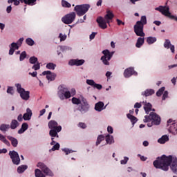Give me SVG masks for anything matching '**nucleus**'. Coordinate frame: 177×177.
<instances>
[{"mask_svg": "<svg viewBox=\"0 0 177 177\" xmlns=\"http://www.w3.org/2000/svg\"><path fill=\"white\" fill-rule=\"evenodd\" d=\"M9 156L15 165H19L20 164V156L16 151H10Z\"/></svg>", "mask_w": 177, "mask_h": 177, "instance_id": "nucleus-11", "label": "nucleus"}, {"mask_svg": "<svg viewBox=\"0 0 177 177\" xmlns=\"http://www.w3.org/2000/svg\"><path fill=\"white\" fill-rule=\"evenodd\" d=\"M171 41L169 39H165V41L164 43V46L166 48V49H169V47L171 46Z\"/></svg>", "mask_w": 177, "mask_h": 177, "instance_id": "nucleus-41", "label": "nucleus"}, {"mask_svg": "<svg viewBox=\"0 0 177 177\" xmlns=\"http://www.w3.org/2000/svg\"><path fill=\"white\" fill-rule=\"evenodd\" d=\"M74 20H75V12H74L67 14L62 19V21H63L64 24H71Z\"/></svg>", "mask_w": 177, "mask_h": 177, "instance_id": "nucleus-9", "label": "nucleus"}, {"mask_svg": "<svg viewBox=\"0 0 177 177\" xmlns=\"http://www.w3.org/2000/svg\"><path fill=\"white\" fill-rule=\"evenodd\" d=\"M28 129V124L24 122L21 124V129L18 131V133L21 135V133H24Z\"/></svg>", "mask_w": 177, "mask_h": 177, "instance_id": "nucleus-23", "label": "nucleus"}, {"mask_svg": "<svg viewBox=\"0 0 177 177\" xmlns=\"http://www.w3.org/2000/svg\"><path fill=\"white\" fill-rule=\"evenodd\" d=\"M23 41H24V38L23 37L20 38L17 42V45H19V46H21V44H23Z\"/></svg>", "mask_w": 177, "mask_h": 177, "instance_id": "nucleus-54", "label": "nucleus"}, {"mask_svg": "<svg viewBox=\"0 0 177 177\" xmlns=\"http://www.w3.org/2000/svg\"><path fill=\"white\" fill-rule=\"evenodd\" d=\"M104 19L106 20L107 24L110 26V20H113V19H114V14H113V12L107 10L106 15L104 16Z\"/></svg>", "mask_w": 177, "mask_h": 177, "instance_id": "nucleus-16", "label": "nucleus"}, {"mask_svg": "<svg viewBox=\"0 0 177 177\" xmlns=\"http://www.w3.org/2000/svg\"><path fill=\"white\" fill-rule=\"evenodd\" d=\"M37 167L41 169V171L39 169H36L35 170V177H45V174L46 176H53V172L45 163L39 162L37 163Z\"/></svg>", "mask_w": 177, "mask_h": 177, "instance_id": "nucleus-1", "label": "nucleus"}, {"mask_svg": "<svg viewBox=\"0 0 177 177\" xmlns=\"http://www.w3.org/2000/svg\"><path fill=\"white\" fill-rule=\"evenodd\" d=\"M145 118L143 121L144 122H149L147 127L149 128L153 127V125H160V124H161V118L154 112H151L149 115H145ZM150 121L152 122H150Z\"/></svg>", "mask_w": 177, "mask_h": 177, "instance_id": "nucleus-3", "label": "nucleus"}, {"mask_svg": "<svg viewBox=\"0 0 177 177\" xmlns=\"http://www.w3.org/2000/svg\"><path fill=\"white\" fill-rule=\"evenodd\" d=\"M167 127H169V131L171 133H173V135L177 134V123L175 122V121L172 120V119H169L167 121Z\"/></svg>", "mask_w": 177, "mask_h": 177, "instance_id": "nucleus-12", "label": "nucleus"}, {"mask_svg": "<svg viewBox=\"0 0 177 177\" xmlns=\"http://www.w3.org/2000/svg\"><path fill=\"white\" fill-rule=\"evenodd\" d=\"M46 112V109H45L41 110V111H40V114H39L40 117L42 116V115H44Z\"/></svg>", "mask_w": 177, "mask_h": 177, "instance_id": "nucleus-62", "label": "nucleus"}, {"mask_svg": "<svg viewBox=\"0 0 177 177\" xmlns=\"http://www.w3.org/2000/svg\"><path fill=\"white\" fill-rule=\"evenodd\" d=\"M58 97L61 100H64V99H66L64 97V93L63 92V88L58 91Z\"/></svg>", "mask_w": 177, "mask_h": 177, "instance_id": "nucleus-38", "label": "nucleus"}, {"mask_svg": "<svg viewBox=\"0 0 177 177\" xmlns=\"http://www.w3.org/2000/svg\"><path fill=\"white\" fill-rule=\"evenodd\" d=\"M106 142L108 145H111V143H114V138L110 134L106 136Z\"/></svg>", "mask_w": 177, "mask_h": 177, "instance_id": "nucleus-30", "label": "nucleus"}, {"mask_svg": "<svg viewBox=\"0 0 177 177\" xmlns=\"http://www.w3.org/2000/svg\"><path fill=\"white\" fill-rule=\"evenodd\" d=\"M62 92L64 93L65 99H70L71 97V93L70 91H68V88H63Z\"/></svg>", "mask_w": 177, "mask_h": 177, "instance_id": "nucleus-26", "label": "nucleus"}, {"mask_svg": "<svg viewBox=\"0 0 177 177\" xmlns=\"http://www.w3.org/2000/svg\"><path fill=\"white\" fill-rule=\"evenodd\" d=\"M19 125V122L17 120H12L11 121L10 128H11L12 129H16V128H17Z\"/></svg>", "mask_w": 177, "mask_h": 177, "instance_id": "nucleus-29", "label": "nucleus"}, {"mask_svg": "<svg viewBox=\"0 0 177 177\" xmlns=\"http://www.w3.org/2000/svg\"><path fill=\"white\" fill-rule=\"evenodd\" d=\"M57 122L55 120H50L48 122V128L50 129L49 135L51 138H59V132L62 131V126H58Z\"/></svg>", "mask_w": 177, "mask_h": 177, "instance_id": "nucleus-4", "label": "nucleus"}, {"mask_svg": "<svg viewBox=\"0 0 177 177\" xmlns=\"http://www.w3.org/2000/svg\"><path fill=\"white\" fill-rule=\"evenodd\" d=\"M60 149V144L59 142L55 143V145H53L52 149H50L52 151H55L56 150H59Z\"/></svg>", "mask_w": 177, "mask_h": 177, "instance_id": "nucleus-44", "label": "nucleus"}, {"mask_svg": "<svg viewBox=\"0 0 177 177\" xmlns=\"http://www.w3.org/2000/svg\"><path fill=\"white\" fill-rule=\"evenodd\" d=\"M104 103L103 102H98L97 103L95 104V110L96 111H102V110L104 109Z\"/></svg>", "mask_w": 177, "mask_h": 177, "instance_id": "nucleus-20", "label": "nucleus"}, {"mask_svg": "<svg viewBox=\"0 0 177 177\" xmlns=\"http://www.w3.org/2000/svg\"><path fill=\"white\" fill-rule=\"evenodd\" d=\"M78 110L82 113L89 111V104L88 103V101H86V99L82 97V104L79 106Z\"/></svg>", "mask_w": 177, "mask_h": 177, "instance_id": "nucleus-10", "label": "nucleus"}, {"mask_svg": "<svg viewBox=\"0 0 177 177\" xmlns=\"http://www.w3.org/2000/svg\"><path fill=\"white\" fill-rule=\"evenodd\" d=\"M59 38H60V41L62 42V41H66V39H67V35H63V34L60 33L59 35Z\"/></svg>", "mask_w": 177, "mask_h": 177, "instance_id": "nucleus-45", "label": "nucleus"}, {"mask_svg": "<svg viewBox=\"0 0 177 177\" xmlns=\"http://www.w3.org/2000/svg\"><path fill=\"white\" fill-rule=\"evenodd\" d=\"M116 21H117V23H118V26H121V24H122V26H125V23H124V22H122V21H121V20H120V19H116Z\"/></svg>", "mask_w": 177, "mask_h": 177, "instance_id": "nucleus-56", "label": "nucleus"}, {"mask_svg": "<svg viewBox=\"0 0 177 177\" xmlns=\"http://www.w3.org/2000/svg\"><path fill=\"white\" fill-rule=\"evenodd\" d=\"M97 23H98L99 27L102 30L107 28V21L103 17H99L97 19Z\"/></svg>", "mask_w": 177, "mask_h": 177, "instance_id": "nucleus-13", "label": "nucleus"}, {"mask_svg": "<svg viewBox=\"0 0 177 177\" xmlns=\"http://www.w3.org/2000/svg\"><path fill=\"white\" fill-rule=\"evenodd\" d=\"M42 75H46V78L48 81H55V80H56V73H51L50 71H44Z\"/></svg>", "mask_w": 177, "mask_h": 177, "instance_id": "nucleus-14", "label": "nucleus"}, {"mask_svg": "<svg viewBox=\"0 0 177 177\" xmlns=\"http://www.w3.org/2000/svg\"><path fill=\"white\" fill-rule=\"evenodd\" d=\"M157 41V38L153 37H149L147 38V42L148 45H153L154 42Z\"/></svg>", "mask_w": 177, "mask_h": 177, "instance_id": "nucleus-31", "label": "nucleus"}, {"mask_svg": "<svg viewBox=\"0 0 177 177\" xmlns=\"http://www.w3.org/2000/svg\"><path fill=\"white\" fill-rule=\"evenodd\" d=\"M165 91V87H161L157 92H156V96L159 97L164 93V91Z\"/></svg>", "mask_w": 177, "mask_h": 177, "instance_id": "nucleus-40", "label": "nucleus"}, {"mask_svg": "<svg viewBox=\"0 0 177 177\" xmlns=\"http://www.w3.org/2000/svg\"><path fill=\"white\" fill-rule=\"evenodd\" d=\"M26 57H27V53H26V51H23L19 57V60L20 62H23V60H24V59H26Z\"/></svg>", "mask_w": 177, "mask_h": 177, "instance_id": "nucleus-43", "label": "nucleus"}, {"mask_svg": "<svg viewBox=\"0 0 177 177\" xmlns=\"http://www.w3.org/2000/svg\"><path fill=\"white\" fill-rule=\"evenodd\" d=\"M27 168H28V167L27 165H21V166L18 167V168H17L18 174H23V172H24V171H26V169H27Z\"/></svg>", "mask_w": 177, "mask_h": 177, "instance_id": "nucleus-33", "label": "nucleus"}, {"mask_svg": "<svg viewBox=\"0 0 177 177\" xmlns=\"http://www.w3.org/2000/svg\"><path fill=\"white\" fill-rule=\"evenodd\" d=\"M35 2H37V0H27V5L32 6Z\"/></svg>", "mask_w": 177, "mask_h": 177, "instance_id": "nucleus-52", "label": "nucleus"}, {"mask_svg": "<svg viewBox=\"0 0 177 177\" xmlns=\"http://www.w3.org/2000/svg\"><path fill=\"white\" fill-rule=\"evenodd\" d=\"M91 6L89 4L77 5L75 7L74 11L76 12L77 16H84L89 10Z\"/></svg>", "mask_w": 177, "mask_h": 177, "instance_id": "nucleus-7", "label": "nucleus"}, {"mask_svg": "<svg viewBox=\"0 0 177 177\" xmlns=\"http://www.w3.org/2000/svg\"><path fill=\"white\" fill-rule=\"evenodd\" d=\"M103 140H104V137L103 136V135L98 136L96 141V146H99V144L102 143Z\"/></svg>", "mask_w": 177, "mask_h": 177, "instance_id": "nucleus-34", "label": "nucleus"}, {"mask_svg": "<svg viewBox=\"0 0 177 177\" xmlns=\"http://www.w3.org/2000/svg\"><path fill=\"white\" fill-rule=\"evenodd\" d=\"M85 63L84 59H71L69 61V66H82Z\"/></svg>", "mask_w": 177, "mask_h": 177, "instance_id": "nucleus-17", "label": "nucleus"}, {"mask_svg": "<svg viewBox=\"0 0 177 177\" xmlns=\"http://www.w3.org/2000/svg\"><path fill=\"white\" fill-rule=\"evenodd\" d=\"M169 140V138L167 136H162L158 140V143H160L161 145H164L166 142H168Z\"/></svg>", "mask_w": 177, "mask_h": 177, "instance_id": "nucleus-28", "label": "nucleus"}, {"mask_svg": "<svg viewBox=\"0 0 177 177\" xmlns=\"http://www.w3.org/2000/svg\"><path fill=\"white\" fill-rule=\"evenodd\" d=\"M93 88H96V89H98L99 91H100V89H102V86L101 84L95 83Z\"/></svg>", "mask_w": 177, "mask_h": 177, "instance_id": "nucleus-51", "label": "nucleus"}, {"mask_svg": "<svg viewBox=\"0 0 177 177\" xmlns=\"http://www.w3.org/2000/svg\"><path fill=\"white\" fill-rule=\"evenodd\" d=\"M26 44H27V45H28L29 46H32L35 44V42L32 40V39L27 38L26 39Z\"/></svg>", "mask_w": 177, "mask_h": 177, "instance_id": "nucleus-37", "label": "nucleus"}, {"mask_svg": "<svg viewBox=\"0 0 177 177\" xmlns=\"http://www.w3.org/2000/svg\"><path fill=\"white\" fill-rule=\"evenodd\" d=\"M107 131H108L109 133H113V129L111 126H109L107 127Z\"/></svg>", "mask_w": 177, "mask_h": 177, "instance_id": "nucleus-59", "label": "nucleus"}, {"mask_svg": "<svg viewBox=\"0 0 177 177\" xmlns=\"http://www.w3.org/2000/svg\"><path fill=\"white\" fill-rule=\"evenodd\" d=\"M32 68L33 70H35V71L39 70V68H41V66H40V65H39V62H37L36 64H35L33 65V66L32 67Z\"/></svg>", "mask_w": 177, "mask_h": 177, "instance_id": "nucleus-47", "label": "nucleus"}, {"mask_svg": "<svg viewBox=\"0 0 177 177\" xmlns=\"http://www.w3.org/2000/svg\"><path fill=\"white\" fill-rule=\"evenodd\" d=\"M86 84L88 85H90L91 86H95V81L92 80H86Z\"/></svg>", "mask_w": 177, "mask_h": 177, "instance_id": "nucleus-46", "label": "nucleus"}, {"mask_svg": "<svg viewBox=\"0 0 177 177\" xmlns=\"http://www.w3.org/2000/svg\"><path fill=\"white\" fill-rule=\"evenodd\" d=\"M37 71H35L33 73H31V72L29 73V75H32V77H37Z\"/></svg>", "mask_w": 177, "mask_h": 177, "instance_id": "nucleus-64", "label": "nucleus"}, {"mask_svg": "<svg viewBox=\"0 0 177 177\" xmlns=\"http://www.w3.org/2000/svg\"><path fill=\"white\" fill-rule=\"evenodd\" d=\"M11 48H12V49H19V44H17V43H15V42H13V43H12L11 44Z\"/></svg>", "mask_w": 177, "mask_h": 177, "instance_id": "nucleus-48", "label": "nucleus"}, {"mask_svg": "<svg viewBox=\"0 0 177 177\" xmlns=\"http://www.w3.org/2000/svg\"><path fill=\"white\" fill-rule=\"evenodd\" d=\"M31 117H32V111H31L30 108H27L26 113L23 115V119L25 121H30L31 120Z\"/></svg>", "mask_w": 177, "mask_h": 177, "instance_id": "nucleus-18", "label": "nucleus"}, {"mask_svg": "<svg viewBox=\"0 0 177 177\" xmlns=\"http://www.w3.org/2000/svg\"><path fill=\"white\" fill-rule=\"evenodd\" d=\"M0 140H1V142H3V143L6 145V146H8V147L10 146V142H9L8 141V140H6V138H5V136H3L1 133H0Z\"/></svg>", "mask_w": 177, "mask_h": 177, "instance_id": "nucleus-32", "label": "nucleus"}, {"mask_svg": "<svg viewBox=\"0 0 177 177\" xmlns=\"http://www.w3.org/2000/svg\"><path fill=\"white\" fill-rule=\"evenodd\" d=\"M15 86L17 87L18 93H19L20 97L23 100H28V99H30V91H26L21 87V84H15Z\"/></svg>", "mask_w": 177, "mask_h": 177, "instance_id": "nucleus-8", "label": "nucleus"}, {"mask_svg": "<svg viewBox=\"0 0 177 177\" xmlns=\"http://www.w3.org/2000/svg\"><path fill=\"white\" fill-rule=\"evenodd\" d=\"M145 44V37H138L137 39V42L136 44V48H142L143 46V44Z\"/></svg>", "mask_w": 177, "mask_h": 177, "instance_id": "nucleus-24", "label": "nucleus"}, {"mask_svg": "<svg viewBox=\"0 0 177 177\" xmlns=\"http://www.w3.org/2000/svg\"><path fill=\"white\" fill-rule=\"evenodd\" d=\"M72 103L73 104H77V105L81 104V100H80L79 98H77L75 97H73L72 98Z\"/></svg>", "mask_w": 177, "mask_h": 177, "instance_id": "nucleus-39", "label": "nucleus"}, {"mask_svg": "<svg viewBox=\"0 0 177 177\" xmlns=\"http://www.w3.org/2000/svg\"><path fill=\"white\" fill-rule=\"evenodd\" d=\"M7 93H10V95H13V87L9 86L7 89Z\"/></svg>", "mask_w": 177, "mask_h": 177, "instance_id": "nucleus-53", "label": "nucleus"}, {"mask_svg": "<svg viewBox=\"0 0 177 177\" xmlns=\"http://www.w3.org/2000/svg\"><path fill=\"white\" fill-rule=\"evenodd\" d=\"M128 160H129V158L128 157H124V160H122L120 161V164H122V165H125V164H127V163L128 162Z\"/></svg>", "mask_w": 177, "mask_h": 177, "instance_id": "nucleus-50", "label": "nucleus"}, {"mask_svg": "<svg viewBox=\"0 0 177 177\" xmlns=\"http://www.w3.org/2000/svg\"><path fill=\"white\" fill-rule=\"evenodd\" d=\"M140 107H142V104L139 103V102H136L134 104V108L135 109H140Z\"/></svg>", "mask_w": 177, "mask_h": 177, "instance_id": "nucleus-57", "label": "nucleus"}, {"mask_svg": "<svg viewBox=\"0 0 177 177\" xmlns=\"http://www.w3.org/2000/svg\"><path fill=\"white\" fill-rule=\"evenodd\" d=\"M168 97V92L166 91L164 92L162 95V100H165V99Z\"/></svg>", "mask_w": 177, "mask_h": 177, "instance_id": "nucleus-58", "label": "nucleus"}, {"mask_svg": "<svg viewBox=\"0 0 177 177\" xmlns=\"http://www.w3.org/2000/svg\"><path fill=\"white\" fill-rule=\"evenodd\" d=\"M142 96H151V95H154V90L153 89H147L145 92L142 93Z\"/></svg>", "mask_w": 177, "mask_h": 177, "instance_id": "nucleus-27", "label": "nucleus"}, {"mask_svg": "<svg viewBox=\"0 0 177 177\" xmlns=\"http://www.w3.org/2000/svg\"><path fill=\"white\" fill-rule=\"evenodd\" d=\"M136 73L133 67L128 68L124 70V77L125 78H129V77H131V75H133Z\"/></svg>", "mask_w": 177, "mask_h": 177, "instance_id": "nucleus-15", "label": "nucleus"}, {"mask_svg": "<svg viewBox=\"0 0 177 177\" xmlns=\"http://www.w3.org/2000/svg\"><path fill=\"white\" fill-rule=\"evenodd\" d=\"M102 53L104 55L100 58L101 62H102L104 66H110L109 62L110 60H111V57H113V55H114V52H110V50L106 49V50H102Z\"/></svg>", "mask_w": 177, "mask_h": 177, "instance_id": "nucleus-6", "label": "nucleus"}, {"mask_svg": "<svg viewBox=\"0 0 177 177\" xmlns=\"http://www.w3.org/2000/svg\"><path fill=\"white\" fill-rule=\"evenodd\" d=\"M17 120H18V121H19V122L23 121V115L19 114V115H18V117H17Z\"/></svg>", "mask_w": 177, "mask_h": 177, "instance_id": "nucleus-63", "label": "nucleus"}, {"mask_svg": "<svg viewBox=\"0 0 177 177\" xmlns=\"http://www.w3.org/2000/svg\"><path fill=\"white\" fill-rule=\"evenodd\" d=\"M79 127L80 128H82V129H85V128H86V124H85V123H84V122H80Z\"/></svg>", "mask_w": 177, "mask_h": 177, "instance_id": "nucleus-55", "label": "nucleus"}, {"mask_svg": "<svg viewBox=\"0 0 177 177\" xmlns=\"http://www.w3.org/2000/svg\"><path fill=\"white\" fill-rule=\"evenodd\" d=\"M142 103L144 104V110L146 114H149V113L151 111V108L153 107V106L151 105V104H150V102H142Z\"/></svg>", "mask_w": 177, "mask_h": 177, "instance_id": "nucleus-19", "label": "nucleus"}, {"mask_svg": "<svg viewBox=\"0 0 177 177\" xmlns=\"http://www.w3.org/2000/svg\"><path fill=\"white\" fill-rule=\"evenodd\" d=\"M62 6L63 8H71V4L66 0L62 1Z\"/></svg>", "mask_w": 177, "mask_h": 177, "instance_id": "nucleus-36", "label": "nucleus"}, {"mask_svg": "<svg viewBox=\"0 0 177 177\" xmlns=\"http://www.w3.org/2000/svg\"><path fill=\"white\" fill-rule=\"evenodd\" d=\"M96 34V32H92V34L90 35V39H94Z\"/></svg>", "mask_w": 177, "mask_h": 177, "instance_id": "nucleus-60", "label": "nucleus"}, {"mask_svg": "<svg viewBox=\"0 0 177 177\" xmlns=\"http://www.w3.org/2000/svg\"><path fill=\"white\" fill-rule=\"evenodd\" d=\"M6 12H7V13H10V12H12V6L7 7Z\"/></svg>", "mask_w": 177, "mask_h": 177, "instance_id": "nucleus-61", "label": "nucleus"}, {"mask_svg": "<svg viewBox=\"0 0 177 177\" xmlns=\"http://www.w3.org/2000/svg\"><path fill=\"white\" fill-rule=\"evenodd\" d=\"M9 129H10V124H1L0 125V131H1L3 133H6L7 131H9Z\"/></svg>", "mask_w": 177, "mask_h": 177, "instance_id": "nucleus-22", "label": "nucleus"}, {"mask_svg": "<svg viewBox=\"0 0 177 177\" xmlns=\"http://www.w3.org/2000/svg\"><path fill=\"white\" fill-rule=\"evenodd\" d=\"M146 24H147V17L146 15H143L141 17L140 20L138 21L133 26L134 32L137 37H145L146 35L143 32V28H145Z\"/></svg>", "mask_w": 177, "mask_h": 177, "instance_id": "nucleus-2", "label": "nucleus"}, {"mask_svg": "<svg viewBox=\"0 0 177 177\" xmlns=\"http://www.w3.org/2000/svg\"><path fill=\"white\" fill-rule=\"evenodd\" d=\"M7 138L11 141V145L13 147H16L19 145V141L15 138L8 136Z\"/></svg>", "mask_w": 177, "mask_h": 177, "instance_id": "nucleus-21", "label": "nucleus"}, {"mask_svg": "<svg viewBox=\"0 0 177 177\" xmlns=\"http://www.w3.org/2000/svg\"><path fill=\"white\" fill-rule=\"evenodd\" d=\"M38 62V58L35 57H31L30 59H29V62L31 64H35V63H37Z\"/></svg>", "mask_w": 177, "mask_h": 177, "instance_id": "nucleus-42", "label": "nucleus"}, {"mask_svg": "<svg viewBox=\"0 0 177 177\" xmlns=\"http://www.w3.org/2000/svg\"><path fill=\"white\" fill-rule=\"evenodd\" d=\"M63 151H64V153H66V155H68L71 153H74V151L71 150V149H63Z\"/></svg>", "mask_w": 177, "mask_h": 177, "instance_id": "nucleus-49", "label": "nucleus"}, {"mask_svg": "<svg viewBox=\"0 0 177 177\" xmlns=\"http://www.w3.org/2000/svg\"><path fill=\"white\" fill-rule=\"evenodd\" d=\"M46 68H48V70H55V68H56V64L50 62L47 64Z\"/></svg>", "mask_w": 177, "mask_h": 177, "instance_id": "nucleus-35", "label": "nucleus"}, {"mask_svg": "<svg viewBox=\"0 0 177 177\" xmlns=\"http://www.w3.org/2000/svg\"><path fill=\"white\" fill-rule=\"evenodd\" d=\"M155 10H158V12H160V13H162V15L164 16L169 17V19H171V20H175V21H177V17L171 15V12H169V7L160 6L159 7L156 8Z\"/></svg>", "mask_w": 177, "mask_h": 177, "instance_id": "nucleus-5", "label": "nucleus"}, {"mask_svg": "<svg viewBox=\"0 0 177 177\" xmlns=\"http://www.w3.org/2000/svg\"><path fill=\"white\" fill-rule=\"evenodd\" d=\"M127 118L131 120V122L132 123V125H135L136 122H138V118L133 115H132L131 113L127 114Z\"/></svg>", "mask_w": 177, "mask_h": 177, "instance_id": "nucleus-25", "label": "nucleus"}]
</instances>
